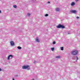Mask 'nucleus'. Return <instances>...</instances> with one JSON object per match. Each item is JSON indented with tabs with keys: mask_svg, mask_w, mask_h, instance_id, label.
<instances>
[{
	"mask_svg": "<svg viewBox=\"0 0 80 80\" xmlns=\"http://www.w3.org/2000/svg\"><path fill=\"white\" fill-rule=\"evenodd\" d=\"M71 53L72 55H77L78 54V51H77V50H74L71 52Z\"/></svg>",
	"mask_w": 80,
	"mask_h": 80,
	"instance_id": "f257e3e1",
	"label": "nucleus"
},
{
	"mask_svg": "<svg viewBox=\"0 0 80 80\" xmlns=\"http://www.w3.org/2000/svg\"><path fill=\"white\" fill-rule=\"evenodd\" d=\"M22 69H28V70H30V66H23L22 67Z\"/></svg>",
	"mask_w": 80,
	"mask_h": 80,
	"instance_id": "f03ea898",
	"label": "nucleus"
},
{
	"mask_svg": "<svg viewBox=\"0 0 80 80\" xmlns=\"http://www.w3.org/2000/svg\"><path fill=\"white\" fill-rule=\"evenodd\" d=\"M57 27L58 28H65V26L60 24H59L58 26H57Z\"/></svg>",
	"mask_w": 80,
	"mask_h": 80,
	"instance_id": "7ed1b4c3",
	"label": "nucleus"
},
{
	"mask_svg": "<svg viewBox=\"0 0 80 80\" xmlns=\"http://www.w3.org/2000/svg\"><path fill=\"white\" fill-rule=\"evenodd\" d=\"M10 43L12 46H14V45H15V43H14V42H13L11 41Z\"/></svg>",
	"mask_w": 80,
	"mask_h": 80,
	"instance_id": "20e7f679",
	"label": "nucleus"
},
{
	"mask_svg": "<svg viewBox=\"0 0 80 80\" xmlns=\"http://www.w3.org/2000/svg\"><path fill=\"white\" fill-rule=\"evenodd\" d=\"M10 57H11V58H13V55H9L8 58V60H9L10 59Z\"/></svg>",
	"mask_w": 80,
	"mask_h": 80,
	"instance_id": "39448f33",
	"label": "nucleus"
},
{
	"mask_svg": "<svg viewBox=\"0 0 80 80\" xmlns=\"http://www.w3.org/2000/svg\"><path fill=\"white\" fill-rule=\"evenodd\" d=\"M71 12H72L73 13H77V11L76 10H72L71 11Z\"/></svg>",
	"mask_w": 80,
	"mask_h": 80,
	"instance_id": "423d86ee",
	"label": "nucleus"
},
{
	"mask_svg": "<svg viewBox=\"0 0 80 80\" xmlns=\"http://www.w3.org/2000/svg\"><path fill=\"white\" fill-rule=\"evenodd\" d=\"M36 40L37 42H38V43H39V42H40V40L38 39V37H37Z\"/></svg>",
	"mask_w": 80,
	"mask_h": 80,
	"instance_id": "0eeeda50",
	"label": "nucleus"
},
{
	"mask_svg": "<svg viewBox=\"0 0 80 80\" xmlns=\"http://www.w3.org/2000/svg\"><path fill=\"white\" fill-rule=\"evenodd\" d=\"M55 10L56 12H59V11H60V9H59V8H56L55 9Z\"/></svg>",
	"mask_w": 80,
	"mask_h": 80,
	"instance_id": "6e6552de",
	"label": "nucleus"
},
{
	"mask_svg": "<svg viewBox=\"0 0 80 80\" xmlns=\"http://www.w3.org/2000/svg\"><path fill=\"white\" fill-rule=\"evenodd\" d=\"M75 4V2H72L71 3V5L72 6H73V5H74Z\"/></svg>",
	"mask_w": 80,
	"mask_h": 80,
	"instance_id": "1a4fd4ad",
	"label": "nucleus"
},
{
	"mask_svg": "<svg viewBox=\"0 0 80 80\" xmlns=\"http://www.w3.org/2000/svg\"><path fill=\"white\" fill-rule=\"evenodd\" d=\"M56 58H60V56H56Z\"/></svg>",
	"mask_w": 80,
	"mask_h": 80,
	"instance_id": "9d476101",
	"label": "nucleus"
},
{
	"mask_svg": "<svg viewBox=\"0 0 80 80\" xmlns=\"http://www.w3.org/2000/svg\"><path fill=\"white\" fill-rule=\"evenodd\" d=\"M18 49H22V47L18 46Z\"/></svg>",
	"mask_w": 80,
	"mask_h": 80,
	"instance_id": "9b49d317",
	"label": "nucleus"
},
{
	"mask_svg": "<svg viewBox=\"0 0 80 80\" xmlns=\"http://www.w3.org/2000/svg\"><path fill=\"white\" fill-rule=\"evenodd\" d=\"M61 50H63V47H62L61 48Z\"/></svg>",
	"mask_w": 80,
	"mask_h": 80,
	"instance_id": "f8f14e48",
	"label": "nucleus"
},
{
	"mask_svg": "<svg viewBox=\"0 0 80 80\" xmlns=\"http://www.w3.org/2000/svg\"><path fill=\"white\" fill-rule=\"evenodd\" d=\"M54 50V48H51V50L52 51H53V50Z\"/></svg>",
	"mask_w": 80,
	"mask_h": 80,
	"instance_id": "ddd939ff",
	"label": "nucleus"
},
{
	"mask_svg": "<svg viewBox=\"0 0 80 80\" xmlns=\"http://www.w3.org/2000/svg\"><path fill=\"white\" fill-rule=\"evenodd\" d=\"M55 41H53V42H52V44L53 45H55Z\"/></svg>",
	"mask_w": 80,
	"mask_h": 80,
	"instance_id": "4468645a",
	"label": "nucleus"
},
{
	"mask_svg": "<svg viewBox=\"0 0 80 80\" xmlns=\"http://www.w3.org/2000/svg\"><path fill=\"white\" fill-rule=\"evenodd\" d=\"M13 7H14V8H17V5H14Z\"/></svg>",
	"mask_w": 80,
	"mask_h": 80,
	"instance_id": "2eb2a0df",
	"label": "nucleus"
},
{
	"mask_svg": "<svg viewBox=\"0 0 80 80\" xmlns=\"http://www.w3.org/2000/svg\"><path fill=\"white\" fill-rule=\"evenodd\" d=\"M48 15L47 14H46L45 15V17H47L48 16Z\"/></svg>",
	"mask_w": 80,
	"mask_h": 80,
	"instance_id": "dca6fc26",
	"label": "nucleus"
},
{
	"mask_svg": "<svg viewBox=\"0 0 80 80\" xmlns=\"http://www.w3.org/2000/svg\"><path fill=\"white\" fill-rule=\"evenodd\" d=\"M28 16H30V13H28Z\"/></svg>",
	"mask_w": 80,
	"mask_h": 80,
	"instance_id": "f3484780",
	"label": "nucleus"
},
{
	"mask_svg": "<svg viewBox=\"0 0 80 80\" xmlns=\"http://www.w3.org/2000/svg\"><path fill=\"white\" fill-rule=\"evenodd\" d=\"M76 57L77 58V60H78V57L77 56H76Z\"/></svg>",
	"mask_w": 80,
	"mask_h": 80,
	"instance_id": "a211bd4d",
	"label": "nucleus"
},
{
	"mask_svg": "<svg viewBox=\"0 0 80 80\" xmlns=\"http://www.w3.org/2000/svg\"><path fill=\"white\" fill-rule=\"evenodd\" d=\"M77 19H78V18H79V17L77 16Z\"/></svg>",
	"mask_w": 80,
	"mask_h": 80,
	"instance_id": "6ab92c4d",
	"label": "nucleus"
},
{
	"mask_svg": "<svg viewBox=\"0 0 80 80\" xmlns=\"http://www.w3.org/2000/svg\"><path fill=\"white\" fill-rule=\"evenodd\" d=\"M0 71H2V69L0 68Z\"/></svg>",
	"mask_w": 80,
	"mask_h": 80,
	"instance_id": "aec40b11",
	"label": "nucleus"
},
{
	"mask_svg": "<svg viewBox=\"0 0 80 80\" xmlns=\"http://www.w3.org/2000/svg\"><path fill=\"white\" fill-rule=\"evenodd\" d=\"M2 12H1V11L0 10V13H1Z\"/></svg>",
	"mask_w": 80,
	"mask_h": 80,
	"instance_id": "412c9836",
	"label": "nucleus"
},
{
	"mask_svg": "<svg viewBox=\"0 0 80 80\" xmlns=\"http://www.w3.org/2000/svg\"><path fill=\"white\" fill-rule=\"evenodd\" d=\"M48 2L49 3H50V2Z\"/></svg>",
	"mask_w": 80,
	"mask_h": 80,
	"instance_id": "4be33fe9",
	"label": "nucleus"
},
{
	"mask_svg": "<svg viewBox=\"0 0 80 80\" xmlns=\"http://www.w3.org/2000/svg\"><path fill=\"white\" fill-rule=\"evenodd\" d=\"M32 80H34V79H32Z\"/></svg>",
	"mask_w": 80,
	"mask_h": 80,
	"instance_id": "5701e85b",
	"label": "nucleus"
},
{
	"mask_svg": "<svg viewBox=\"0 0 80 80\" xmlns=\"http://www.w3.org/2000/svg\"><path fill=\"white\" fill-rule=\"evenodd\" d=\"M76 1H78V0H76Z\"/></svg>",
	"mask_w": 80,
	"mask_h": 80,
	"instance_id": "b1692460",
	"label": "nucleus"
},
{
	"mask_svg": "<svg viewBox=\"0 0 80 80\" xmlns=\"http://www.w3.org/2000/svg\"><path fill=\"white\" fill-rule=\"evenodd\" d=\"M76 62H77V60L76 61Z\"/></svg>",
	"mask_w": 80,
	"mask_h": 80,
	"instance_id": "393cba45",
	"label": "nucleus"
}]
</instances>
